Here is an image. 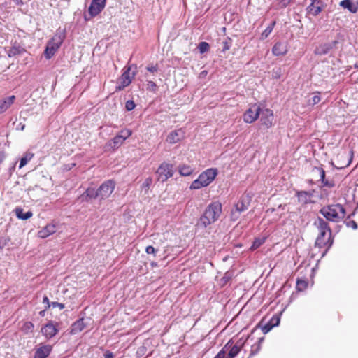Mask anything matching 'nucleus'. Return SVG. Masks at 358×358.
Listing matches in <instances>:
<instances>
[{
	"label": "nucleus",
	"mask_w": 358,
	"mask_h": 358,
	"mask_svg": "<svg viewBox=\"0 0 358 358\" xmlns=\"http://www.w3.org/2000/svg\"><path fill=\"white\" fill-rule=\"evenodd\" d=\"M288 52L287 45L282 42H277L272 48V53L275 56H283Z\"/></svg>",
	"instance_id": "obj_20"
},
{
	"label": "nucleus",
	"mask_w": 358,
	"mask_h": 358,
	"mask_svg": "<svg viewBox=\"0 0 358 358\" xmlns=\"http://www.w3.org/2000/svg\"><path fill=\"white\" fill-rule=\"evenodd\" d=\"M340 6L352 13H356L358 10V5H355L351 0H343L340 2Z\"/></svg>",
	"instance_id": "obj_26"
},
{
	"label": "nucleus",
	"mask_w": 358,
	"mask_h": 358,
	"mask_svg": "<svg viewBox=\"0 0 358 358\" xmlns=\"http://www.w3.org/2000/svg\"><path fill=\"white\" fill-rule=\"evenodd\" d=\"M17 5H22L23 3L22 0H13Z\"/></svg>",
	"instance_id": "obj_55"
},
{
	"label": "nucleus",
	"mask_w": 358,
	"mask_h": 358,
	"mask_svg": "<svg viewBox=\"0 0 358 358\" xmlns=\"http://www.w3.org/2000/svg\"><path fill=\"white\" fill-rule=\"evenodd\" d=\"M224 50H227L229 49V46L227 42L224 43Z\"/></svg>",
	"instance_id": "obj_54"
},
{
	"label": "nucleus",
	"mask_w": 358,
	"mask_h": 358,
	"mask_svg": "<svg viewBox=\"0 0 358 358\" xmlns=\"http://www.w3.org/2000/svg\"><path fill=\"white\" fill-rule=\"evenodd\" d=\"M10 241V238L8 236H0V250L5 248Z\"/></svg>",
	"instance_id": "obj_39"
},
{
	"label": "nucleus",
	"mask_w": 358,
	"mask_h": 358,
	"mask_svg": "<svg viewBox=\"0 0 358 358\" xmlns=\"http://www.w3.org/2000/svg\"><path fill=\"white\" fill-rule=\"evenodd\" d=\"M16 216L21 220H26L29 219L32 217L33 213L31 211H27L26 213H24V210L22 208H18L15 210Z\"/></svg>",
	"instance_id": "obj_28"
},
{
	"label": "nucleus",
	"mask_w": 358,
	"mask_h": 358,
	"mask_svg": "<svg viewBox=\"0 0 358 358\" xmlns=\"http://www.w3.org/2000/svg\"><path fill=\"white\" fill-rule=\"evenodd\" d=\"M107 0H92L88 8V13L91 17L98 15L106 7Z\"/></svg>",
	"instance_id": "obj_12"
},
{
	"label": "nucleus",
	"mask_w": 358,
	"mask_h": 358,
	"mask_svg": "<svg viewBox=\"0 0 358 358\" xmlns=\"http://www.w3.org/2000/svg\"><path fill=\"white\" fill-rule=\"evenodd\" d=\"M146 88L148 90L155 92L157 90V85L155 82L150 80L146 85Z\"/></svg>",
	"instance_id": "obj_40"
},
{
	"label": "nucleus",
	"mask_w": 358,
	"mask_h": 358,
	"mask_svg": "<svg viewBox=\"0 0 358 358\" xmlns=\"http://www.w3.org/2000/svg\"><path fill=\"white\" fill-rule=\"evenodd\" d=\"M198 48L201 53H204L208 51L210 49V45L207 42H201L198 45Z\"/></svg>",
	"instance_id": "obj_38"
},
{
	"label": "nucleus",
	"mask_w": 358,
	"mask_h": 358,
	"mask_svg": "<svg viewBox=\"0 0 358 358\" xmlns=\"http://www.w3.org/2000/svg\"><path fill=\"white\" fill-rule=\"evenodd\" d=\"M214 358H226V354L223 348L217 354Z\"/></svg>",
	"instance_id": "obj_48"
},
{
	"label": "nucleus",
	"mask_w": 358,
	"mask_h": 358,
	"mask_svg": "<svg viewBox=\"0 0 358 358\" xmlns=\"http://www.w3.org/2000/svg\"><path fill=\"white\" fill-rule=\"evenodd\" d=\"M85 327V324L84 322V319L80 318L76 321L71 326V333L72 334H78L82 331Z\"/></svg>",
	"instance_id": "obj_24"
},
{
	"label": "nucleus",
	"mask_w": 358,
	"mask_h": 358,
	"mask_svg": "<svg viewBox=\"0 0 358 358\" xmlns=\"http://www.w3.org/2000/svg\"><path fill=\"white\" fill-rule=\"evenodd\" d=\"M52 350L51 345L41 344L39 348L36 350L34 357L35 358H47Z\"/></svg>",
	"instance_id": "obj_19"
},
{
	"label": "nucleus",
	"mask_w": 358,
	"mask_h": 358,
	"mask_svg": "<svg viewBox=\"0 0 358 358\" xmlns=\"http://www.w3.org/2000/svg\"><path fill=\"white\" fill-rule=\"evenodd\" d=\"M208 74V71L204 70V71H202L200 73H199V78H203L204 77H206Z\"/></svg>",
	"instance_id": "obj_51"
},
{
	"label": "nucleus",
	"mask_w": 358,
	"mask_h": 358,
	"mask_svg": "<svg viewBox=\"0 0 358 358\" xmlns=\"http://www.w3.org/2000/svg\"><path fill=\"white\" fill-rule=\"evenodd\" d=\"M333 244L331 233H319L315 241V245L319 248H330Z\"/></svg>",
	"instance_id": "obj_15"
},
{
	"label": "nucleus",
	"mask_w": 358,
	"mask_h": 358,
	"mask_svg": "<svg viewBox=\"0 0 358 358\" xmlns=\"http://www.w3.org/2000/svg\"><path fill=\"white\" fill-rule=\"evenodd\" d=\"M15 100V96L14 95L10 96L3 100H0V114L8 110L14 103Z\"/></svg>",
	"instance_id": "obj_22"
},
{
	"label": "nucleus",
	"mask_w": 358,
	"mask_h": 358,
	"mask_svg": "<svg viewBox=\"0 0 358 358\" xmlns=\"http://www.w3.org/2000/svg\"><path fill=\"white\" fill-rule=\"evenodd\" d=\"M280 322V318L277 315H274L271 317V319L269 320L268 323L270 324H273V327L275 326H278Z\"/></svg>",
	"instance_id": "obj_45"
},
{
	"label": "nucleus",
	"mask_w": 358,
	"mask_h": 358,
	"mask_svg": "<svg viewBox=\"0 0 358 358\" xmlns=\"http://www.w3.org/2000/svg\"><path fill=\"white\" fill-rule=\"evenodd\" d=\"M222 213V204L213 202L208 206L203 215L200 217V224L203 227L214 223L218 220Z\"/></svg>",
	"instance_id": "obj_2"
},
{
	"label": "nucleus",
	"mask_w": 358,
	"mask_h": 358,
	"mask_svg": "<svg viewBox=\"0 0 358 358\" xmlns=\"http://www.w3.org/2000/svg\"><path fill=\"white\" fill-rule=\"evenodd\" d=\"M104 358H113V355L112 352L107 351L106 353L104 355Z\"/></svg>",
	"instance_id": "obj_52"
},
{
	"label": "nucleus",
	"mask_w": 358,
	"mask_h": 358,
	"mask_svg": "<svg viewBox=\"0 0 358 358\" xmlns=\"http://www.w3.org/2000/svg\"><path fill=\"white\" fill-rule=\"evenodd\" d=\"M320 213L327 220L338 223L345 218L346 210L342 204L332 203L323 206L320 210Z\"/></svg>",
	"instance_id": "obj_1"
},
{
	"label": "nucleus",
	"mask_w": 358,
	"mask_h": 358,
	"mask_svg": "<svg viewBox=\"0 0 358 358\" xmlns=\"http://www.w3.org/2000/svg\"><path fill=\"white\" fill-rule=\"evenodd\" d=\"M43 303H45L47 306H46V308L45 310H47L48 308H49L51 306V304L50 303V301H49V299L48 296H45L43 299Z\"/></svg>",
	"instance_id": "obj_50"
},
{
	"label": "nucleus",
	"mask_w": 358,
	"mask_h": 358,
	"mask_svg": "<svg viewBox=\"0 0 358 358\" xmlns=\"http://www.w3.org/2000/svg\"><path fill=\"white\" fill-rule=\"evenodd\" d=\"M124 140L122 138L121 136H119L117 134L111 140V142L110 143V146L113 149H117L121 145L123 144Z\"/></svg>",
	"instance_id": "obj_31"
},
{
	"label": "nucleus",
	"mask_w": 358,
	"mask_h": 358,
	"mask_svg": "<svg viewBox=\"0 0 358 358\" xmlns=\"http://www.w3.org/2000/svg\"><path fill=\"white\" fill-rule=\"evenodd\" d=\"M34 358H35V357H34Z\"/></svg>",
	"instance_id": "obj_62"
},
{
	"label": "nucleus",
	"mask_w": 358,
	"mask_h": 358,
	"mask_svg": "<svg viewBox=\"0 0 358 358\" xmlns=\"http://www.w3.org/2000/svg\"><path fill=\"white\" fill-rule=\"evenodd\" d=\"M46 310H41L40 311L39 314L41 316H44L45 315V312Z\"/></svg>",
	"instance_id": "obj_57"
},
{
	"label": "nucleus",
	"mask_w": 358,
	"mask_h": 358,
	"mask_svg": "<svg viewBox=\"0 0 358 358\" xmlns=\"http://www.w3.org/2000/svg\"><path fill=\"white\" fill-rule=\"evenodd\" d=\"M320 92H316L313 97L312 98L311 102H310V104L314 106L315 104H317L321 101V97L320 95Z\"/></svg>",
	"instance_id": "obj_41"
},
{
	"label": "nucleus",
	"mask_w": 358,
	"mask_h": 358,
	"mask_svg": "<svg viewBox=\"0 0 358 358\" xmlns=\"http://www.w3.org/2000/svg\"><path fill=\"white\" fill-rule=\"evenodd\" d=\"M51 306L53 307V308H56V307H58L60 310H62L64 308L65 306L64 303H59V302H52L51 303Z\"/></svg>",
	"instance_id": "obj_47"
},
{
	"label": "nucleus",
	"mask_w": 358,
	"mask_h": 358,
	"mask_svg": "<svg viewBox=\"0 0 358 358\" xmlns=\"http://www.w3.org/2000/svg\"><path fill=\"white\" fill-rule=\"evenodd\" d=\"M298 196L300 197V196H307L308 195V192H305V191H302V192H298Z\"/></svg>",
	"instance_id": "obj_53"
},
{
	"label": "nucleus",
	"mask_w": 358,
	"mask_h": 358,
	"mask_svg": "<svg viewBox=\"0 0 358 358\" xmlns=\"http://www.w3.org/2000/svg\"><path fill=\"white\" fill-rule=\"evenodd\" d=\"M184 136L185 132L182 129H179L170 132L166 138V141L169 144H175L183 139Z\"/></svg>",
	"instance_id": "obj_17"
},
{
	"label": "nucleus",
	"mask_w": 358,
	"mask_h": 358,
	"mask_svg": "<svg viewBox=\"0 0 358 358\" xmlns=\"http://www.w3.org/2000/svg\"><path fill=\"white\" fill-rule=\"evenodd\" d=\"M41 332L45 338L50 339L59 332L58 324L50 321L41 327Z\"/></svg>",
	"instance_id": "obj_13"
},
{
	"label": "nucleus",
	"mask_w": 358,
	"mask_h": 358,
	"mask_svg": "<svg viewBox=\"0 0 358 358\" xmlns=\"http://www.w3.org/2000/svg\"><path fill=\"white\" fill-rule=\"evenodd\" d=\"M261 110L260 106L257 103L250 105L243 114V121L248 124L255 122L259 117Z\"/></svg>",
	"instance_id": "obj_9"
},
{
	"label": "nucleus",
	"mask_w": 358,
	"mask_h": 358,
	"mask_svg": "<svg viewBox=\"0 0 358 358\" xmlns=\"http://www.w3.org/2000/svg\"><path fill=\"white\" fill-rule=\"evenodd\" d=\"M146 69L151 73H155L157 71L158 67L157 65L147 66Z\"/></svg>",
	"instance_id": "obj_49"
},
{
	"label": "nucleus",
	"mask_w": 358,
	"mask_h": 358,
	"mask_svg": "<svg viewBox=\"0 0 358 358\" xmlns=\"http://www.w3.org/2000/svg\"><path fill=\"white\" fill-rule=\"evenodd\" d=\"M115 187V182L112 180L105 181L101 185L98 189V196L101 200L108 199L113 192Z\"/></svg>",
	"instance_id": "obj_10"
},
{
	"label": "nucleus",
	"mask_w": 358,
	"mask_h": 358,
	"mask_svg": "<svg viewBox=\"0 0 358 358\" xmlns=\"http://www.w3.org/2000/svg\"><path fill=\"white\" fill-rule=\"evenodd\" d=\"M131 66H128L120 76L117 80L118 85L115 87V92L121 91L129 86L135 76L134 72H131Z\"/></svg>",
	"instance_id": "obj_8"
},
{
	"label": "nucleus",
	"mask_w": 358,
	"mask_h": 358,
	"mask_svg": "<svg viewBox=\"0 0 358 358\" xmlns=\"http://www.w3.org/2000/svg\"><path fill=\"white\" fill-rule=\"evenodd\" d=\"M273 327V324H270L268 322H267L266 324H264L262 327V330L264 334H267L268 331H270L272 329Z\"/></svg>",
	"instance_id": "obj_46"
},
{
	"label": "nucleus",
	"mask_w": 358,
	"mask_h": 358,
	"mask_svg": "<svg viewBox=\"0 0 358 358\" xmlns=\"http://www.w3.org/2000/svg\"><path fill=\"white\" fill-rule=\"evenodd\" d=\"M63 43V36L62 34H56L50 41H48L44 55L47 59H50L59 48Z\"/></svg>",
	"instance_id": "obj_5"
},
{
	"label": "nucleus",
	"mask_w": 358,
	"mask_h": 358,
	"mask_svg": "<svg viewBox=\"0 0 358 358\" xmlns=\"http://www.w3.org/2000/svg\"><path fill=\"white\" fill-rule=\"evenodd\" d=\"M275 24V22L273 21L264 29V31L262 33V39L266 38L271 34L274 28Z\"/></svg>",
	"instance_id": "obj_36"
},
{
	"label": "nucleus",
	"mask_w": 358,
	"mask_h": 358,
	"mask_svg": "<svg viewBox=\"0 0 358 358\" xmlns=\"http://www.w3.org/2000/svg\"><path fill=\"white\" fill-rule=\"evenodd\" d=\"M352 227L356 229L357 228V223L355 222V221H352Z\"/></svg>",
	"instance_id": "obj_58"
},
{
	"label": "nucleus",
	"mask_w": 358,
	"mask_h": 358,
	"mask_svg": "<svg viewBox=\"0 0 358 358\" xmlns=\"http://www.w3.org/2000/svg\"><path fill=\"white\" fill-rule=\"evenodd\" d=\"M276 78H280V76H278V74H275Z\"/></svg>",
	"instance_id": "obj_60"
},
{
	"label": "nucleus",
	"mask_w": 358,
	"mask_h": 358,
	"mask_svg": "<svg viewBox=\"0 0 358 358\" xmlns=\"http://www.w3.org/2000/svg\"><path fill=\"white\" fill-rule=\"evenodd\" d=\"M34 157L33 153L27 152L26 153L21 159L20 162L19 168L21 169L24 167L29 161H30Z\"/></svg>",
	"instance_id": "obj_33"
},
{
	"label": "nucleus",
	"mask_w": 358,
	"mask_h": 358,
	"mask_svg": "<svg viewBox=\"0 0 358 358\" xmlns=\"http://www.w3.org/2000/svg\"><path fill=\"white\" fill-rule=\"evenodd\" d=\"M276 78H280V76H278V74H275Z\"/></svg>",
	"instance_id": "obj_61"
},
{
	"label": "nucleus",
	"mask_w": 358,
	"mask_h": 358,
	"mask_svg": "<svg viewBox=\"0 0 358 358\" xmlns=\"http://www.w3.org/2000/svg\"><path fill=\"white\" fill-rule=\"evenodd\" d=\"M151 264V266H152V267L157 266V263H156V262H151V264Z\"/></svg>",
	"instance_id": "obj_59"
},
{
	"label": "nucleus",
	"mask_w": 358,
	"mask_h": 358,
	"mask_svg": "<svg viewBox=\"0 0 358 358\" xmlns=\"http://www.w3.org/2000/svg\"><path fill=\"white\" fill-rule=\"evenodd\" d=\"M349 153L346 151L341 152L338 153L336 156V160L339 161L340 159L343 158H346V161L339 163L340 167L343 168L345 166H347L350 164V161L348 160Z\"/></svg>",
	"instance_id": "obj_29"
},
{
	"label": "nucleus",
	"mask_w": 358,
	"mask_h": 358,
	"mask_svg": "<svg viewBox=\"0 0 358 358\" xmlns=\"http://www.w3.org/2000/svg\"><path fill=\"white\" fill-rule=\"evenodd\" d=\"M34 325L31 322H25L21 327L24 334L31 333L34 331Z\"/></svg>",
	"instance_id": "obj_34"
},
{
	"label": "nucleus",
	"mask_w": 358,
	"mask_h": 358,
	"mask_svg": "<svg viewBox=\"0 0 358 358\" xmlns=\"http://www.w3.org/2000/svg\"><path fill=\"white\" fill-rule=\"evenodd\" d=\"M217 175L216 169H208L202 172L197 179L194 180L190 185V189H199L202 187L208 186Z\"/></svg>",
	"instance_id": "obj_3"
},
{
	"label": "nucleus",
	"mask_w": 358,
	"mask_h": 358,
	"mask_svg": "<svg viewBox=\"0 0 358 358\" xmlns=\"http://www.w3.org/2000/svg\"><path fill=\"white\" fill-rule=\"evenodd\" d=\"M57 231V226L55 224L51 222L46 224L43 228L38 231V237L41 238H45L50 235L54 234Z\"/></svg>",
	"instance_id": "obj_18"
},
{
	"label": "nucleus",
	"mask_w": 358,
	"mask_h": 358,
	"mask_svg": "<svg viewBox=\"0 0 358 358\" xmlns=\"http://www.w3.org/2000/svg\"><path fill=\"white\" fill-rule=\"evenodd\" d=\"M5 155L3 152H0V163L4 159Z\"/></svg>",
	"instance_id": "obj_56"
},
{
	"label": "nucleus",
	"mask_w": 358,
	"mask_h": 358,
	"mask_svg": "<svg viewBox=\"0 0 358 358\" xmlns=\"http://www.w3.org/2000/svg\"><path fill=\"white\" fill-rule=\"evenodd\" d=\"M324 8V3L322 0H310V4L308 6L307 10L310 15L317 16Z\"/></svg>",
	"instance_id": "obj_16"
},
{
	"label": "nucleus",
	"mask_w": 358,
	"mask_h": 358,
	"mask_svg": "<svg viewBox=\"0 0 358 358\" xmlns=\"http://www.w3.org/2000/svg\"><path fill=\"white\" fill-rule=\"evenodd\" d=\"M135 106H136V104H135L134 101L132 100H129L125 103V108H126L127 110H128V111L132 110L135 108Z\"/></svg>",
	"instance_id": "obj_42"
},
{
	"label": "nucleus",
	"mask_w": 358,
	"mask_h": 358,
	"mask_svg": "<svg viewBox=\"0 0 358 358\" xmlns=\"http://www.w3.org/2000/svg\"><path fill=\"white\" fill-rule=\"evenodd\" d=\"M252 198L249 193L245 192L240 198L239 201L235 204V210L231 212V219L236 220L238 218V215L246 210L251 202Z\"/></svg>",
	"instance_id": "obj_4"
},
{
	"label": "nucleus",
	"mask_w": 358,
	"mask_h": 358,
	"mask_svg": "<svg viewBox=\"0 0 358 358\" xmlns=\"http://www.w3.org/2000/svg\"><path fill=\"white\" fill-rule=\"evenodd\" d=\"M132 134V131L130 129H122L119 134H117L119 136H121L122 138L125 141Z\"/></svg>",
	"instance_id": "obj_37"
},
{
	"label": "nucleus",
	"mask_w": 358,
	"mask_h": 358,
	"mask_svg": "<svg viewBox=\"0 0 358 358\" xmlns=\"http://www.w3.org/2000/svg\"><path fill=\"white\" fill-rule=\"evenodd\" d=\"M312 173L315 176L318 181H321L322 187L331 188L335 186L334 180H328L325 179V171L322 167H313Z\"/></svg>",
	"instance_id": "obj_11"
},
{
	"label": "nucleus",
	"mask_w": 358,
	"mask_h": 358,
	"mask_svg": "<svg viewBox=\"0 0 358 358\" xmlns=\"http://www.w3.org/2000/svg\"><path fill=\"white\" fill-rule=\"evenodd\" d=\"M98 189L95 190L94 188H87L85 192L80 196L82 201H89L91 199H96L98 196Z\"/></svg>",
	"instance_id": "obj_23"
},
{
	"label": "nucleus",
	"mask_w": 358,
	"mask_h": 358,
	"mask_svg": "<svg viewBox=\"0 0 358 358\" xmlns=\"http://www.w3.org/2000/svg\"><path fill=\"white\" fill-rule=\"evenodd\" d=\"M250 340L252 339L250 336L244 342L240 343V341H238L236 344H234L231 339L229 340L222 348L225 353L228 351L227 355H226V358H234L236 357L240 352L241 348L243 346L245 343Z\"/></svg>",
	"instance_id": "obj_7"
},
{
	"label": "nucleus",
	"mask_w": 358,
	"mask_h": 358,
	"mask_svg": "<svg viewBox=\"0 0 358 358\" xmlns=\"http://www.w3.org/2000/svg\"><path fill=\"white\" fill-rule=\"evenodd\" d=\"M333 46L330 43H324L317 46L314 51V53L317 55H323L327 54Z\"/></svg>",
	"instance_id": "obj_25"
},
{
	"label": "nucleus",
	"mask_w": 358,
	"mask_h": 358,
	"mask_svg": "<svg viewBox=\"0 0 358 358\" xmlns=\"http://www.w3.org/2000/svg\"><path fill=\"white\" fill-rule=\"evenodd\" d=\"M152 178L148 177L145 180L144 182L142 185V187L146 188L147 189H148L150 188V185H152Z\"/></svg>",
	"instance_id": "obj_43"
},
{
	"label": "nucleus",
	"mask_w": 358,
	"mask_h": 358,
	"mask_svg": "<svg viewBox=\"0 0 358 358\" xmlns=\"http://www.w3.org/2000/svg\"><path fill=\"white\" fill-rule=\"evenodd\" d=\"M157 252V250L155 249L153 246L152 245H149V246H147L146 248H145V252L148 254V255H153L154 256H156V253Z\"/></svg>",
	"instance_id": "obj_44"
},
{
	"label": "nucleus",
	"mask_w": 358,
	"mask_h": 358,
	"mask_svg": "<svg viewBox=\"0 0 358 358\" xmlns=\"http://www.w3.org/2000/svg\"><path fill=\"white\" fill-rule=\"evenodd\" d=\"M179 173L183 176H189L193 173V169L189 165L183 164L179 166Z\"/></svg>",
	"instance_id": "obj_30"
},
{
	"label": "nucleus",
	"mask_w": 358,
	"mask_h": 358,
	"mask_svg": "<svg viewBox=\"0 0 358 358\" xmlns=\"http://www.w3.org/2000/svg\"><path fill=\"white\" fill-rule=\"evenodd\" d=\"M266 241V238H255L254 241L252 242V244L250 247V250L253 251L259 248L262 244H264Z\"/></svg>",
	"instance_id": "obj_32"
},
{
	"label": "nucleus",
	"mask_w": 358,
	"mask_h": 358,
	"mask_svg": "<svg viewBox=\"0 0 358 358\" xmlns=\"http://www.w3.org/2000/svg\"><path fill=\"white\" fill-rule=\"evenodd\" d=\"M173 173L174 171L173 164L165 162L159 166L156 171L157 180L162 182H166L169 178H171L173 176Z\"/></svg>",
	"instance_id": "obj_6"
},
{
	"label": "nucleus",
	"mask_w": 358,
	"mask_h": 358,
	"mask_svg": "<svg viewBox=\"0 0 358 358\" xmlns=\"http://www.w3.org/2000/svg\"><path fill=\"white\" fill-rule=\"evenodd\" d=\"M260 123L266 129H269L273 126V110L266 108L261 110Z\"/></svg>",
	"instance_id": "obj_14"
},
{
	"label": "nucleus",
	"mask_w": 358,
	"mask_h": 358,
	"mask_svg": "<svg viewBox=\"0 0 358 358\" xmlns=\"http://www.w3.org/2000/svg\"><path fill=\"white\" fill-rule=\"evenodd\" d=\"M263 341L264 338H259L257 341L251 345L250 356H253L259 352L261 349L262 343Z\"/></svg>",
	"instance_id": "obj_27"
},
{
	"label": "nucleus",
	"mask_w": 358,
	"mask_h": 358,
	"mask_svg": "<svg viewBox=\"0 0 358 358\" xmlns=\"http://www.w3.org/2000/svg\"><path fill=\"white\" fill-rule=\"evenodd\" d=\"M315 224L317 226V228L318 229L320 233H331V229L328 222L325 221L323 218L318 217L315 221Z\"/></svg>",
	"instance_id": "obj_21"
},
{
	"label": "nucleus",
	"mask_w": 358,
	"mask_h": 358,
	"mask_svg": "<svg viewBox=\"0 0 358 358\" xmlns=\"http://www.w3.org/2000/svg\"><path fill=\"white\" fill-rule=\"evenodd\" d=\"M308 282L304 279H297L296 280V289L299 292L304 291L308 287Z\"/></svg>",
	"instance_id": "obj_35"
}]
</instances>
